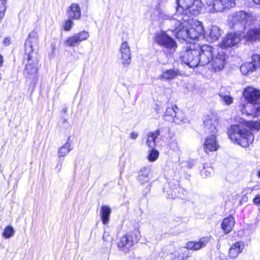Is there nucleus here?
<instances>
[{
    "label": "nucleus",
    "mask_w": 260,
    "mask_h": 260,
    "mask_svg": "<svg viewBox=\"0 0 260 260\" xmlns=\"http://www.w3.org/2000/svg\"><path fill=\"white\" fill-rule=\"evenodd\" d=\"M38 52V35L35 31H31L25 43V56L24 61L25 62L24 75L26 77L35 79L38 72L39 61Z\"/></svg>",
    "instance_id": "obj_1"
},
{
    "label": "nucleus",
    "mask_w": 260,
    "mask_h": 260,
    "mask_svg": "<svg viewBox=\"0 0 260 260\" xmlns=\"http://www.w3.org/2000/svg\"><path fill=\"white\" fill-rule=\"evenodd\" d=\"M218 123L217 117L213 113L208 115L204 120L205 132L210 135L205 139L203 146L204 150L206 153L216 151L219 148L216 138Z\"/></svg>",
    "instance_id": "obj_2"
},
{
    "label": "nucleus",
    "mask_w": 260,
    "mask_h": 260,
    "mask_svg": "<svg viewBox=\"0 0 260 260\" xmlns=\"http://www.w3.org/2000/svg\"><path fill=\"white\" fill-rule=\"evenodd\" d=\"M159 17L163 19L170 21L171 30L175 32L178 38L183 40H188V30L190 26L189 17L184 14H176L174 17L161 12Z\"/></svg>",
    "instance_id": "obj_3"
},
{
    "label": "nucleus",
    "mask_w": 260,
    "mask_h": 260,
    "mask_svg": "<svg viewBox=\"0 0 260 260\" xmlns=\"http://www.w3.org/2000/svg\"><path fill=\"white\" fill-rule=\"evenodd\" d=\"M240 124L232 125L228 131L229 138L242 147H247L254 141V135L246 126Z\"/></svg>",
    "instance_id": "obj_4"
},
{
    "label": "nucleus",
    "mask_w": 260,
    "mask_h": 260,
    "mask_svg": "<svg viewBox=\"0 0 260 260\" xmlns=\"http://www.w3.org/2000/svg\"><path fill=\"white\" fill-rule=\"evenodd\" d=\"M197 45V49L195 51L188 52L186 56L198 55L199 57L192 60L191 65L192 66H198L199 65L203 66L210 63L211 59L215 53L216 48H213L207 45L200 46Z\"/></svg>",
    "instance_id": "obj_5"
},
{
    "label": "nucleus",
    "mask_w": 260,
    "mask_h": 260,
    "mask_svg": "<svg viewBox=\"0 0 260 260\" xmlns=\"http://www.w3.org/2000/svg\"><path fill=\"white\" fill-rule=\"evenodd\" d=\"M254 19V18L251 13L240 11L229 16V25L234 29L244 28L246 24H251Z\"/></svg>",
    "instance_id": "obj_6"
},
{
    "label": "nucleus",
    "mask_w": 260,
    "mask_h": 260,
    "mask_svg": "<svg viewBox=\"0 0 260 260\" xmlns=\"http://www.w3.org/2000/svg\"><path fill=\"white\" fill-rule=\"evenodd\" d=\"M235 0H206L205 9L210 13L222 12L235 6Z\"/></svg>",
    "instance_id": "obj_7"
},
{
    "label": "nucleus",
    "mask_w": 260,
    "mask_h": 260,
    "mask_svg": "<svg viewBox=\"0 0 260 260\" xmlns=\"http://www.w3.org/2000/svg\"><path fill=\"white\" fill-rule=\"evenodd\" d=\"M178 5L177 12H182L187 15L188 12L192 15H197L201 10L202 3L200 0H176Z\"/></svg>",
    "instance_id": "obj_8"
},
{
    "label": "nucleus",
    "mask_w": 260,
    "mask_h": 260,
    "mask_svg": "<svg viewBox=\"0 0 260 260\" xmlns=\"http://www.w3.org/2000/svg\"><path fill=\"white\" fill-rule=\"evenodd\" d=\"M155 41L163 47L164 51L167 54H173L176 51L177 47L176 42L164 31L157 33Z\"/></svg>",
    "instance_id": "obj_9"
},
{
    "label": "nucleus",
    "mask_w": 260,
    "mask_h": 260,
    "mask_svg": "<svg viewBox=\"0 0 260 260\" xmlns=\"http://www.w3.org/2000/svg\"><path fill=\"white\" fill-rule=\"evenodd\" d=\"M210 63L215 72H219L223 69L226 63V55L223 48H216Z\"/></svg>",
    "instance_id": "obj_10"
},
{
    "label": "nucleus",
    "mask_w": 260,
    "mask_h": 260,
    "mask_svg": "<svg viewBox=\"0 0 260 260\" xmlns=\"http://www.w3.org/2000/svg\"><path fill=\"white\" fill-rule=\"evenodd\" d=\"M133 235L136 236V239L137 240L138 237H140V232L138 230L136 232L128 233L120 239L119 241L118 242L117 246L121 251L126 253L133 246L134 244Z\"/></svg>",
    "instance_id": "obj_11"
},
{
    "label": "nucleus",
    "mask_w": 260,
    "mask_h": 260,
    "mask_svg": "<svg viewBox=\"0 0 260 260\" xmlns=\"http://www.w3.org/2000/svg\"><path fill=\"white\" fill-rule=\"evenodd\" d=\"M89 37V35L88 31H81L68 38L65 43L69 47H74L79 45L82 41L86 40Z\"/></svg>",
    "instance_id": "obj_12"
},
{
    "label": "nucleus",
    "mask_w": 260,
    "mask_h": 260,
    "mask_svg": "<svg viewBox=\"0 0 260 260\" xmlns=\"http://www.w3.org/2000/svg\"><path fill=\"white\" fill-rule=\"evenodd\" d=\"M120 59L121 63L124 66H128L131 63L132 54L130 47L128 43L123 42L119 47Z\"/></svg>",
    "instance_id": "obj_13"
},
{
    "label": "nucleus",
    "mask_w": 260,
    "mask_h": 260,
    "mask_svg": "<svg viewBox=\"0 0 260 260\" xmlns=\"http://www.w3.org/2000/svg\"><path fill=\"white\" fill-rule=\"evenodd\" d=\"M243 96L249 103L254 104L260 98V91L251 86L245 88Z\"/></svg>",
    "instance_id": "obj_14"
},
{
    "label": "nucleus",
    "mask_w": 260,
    "mask_h": 260,
    "mask_svg": "<svg viewBox=\"0 0 260 260\" xmlns=\"http://www.w3.org/2000/svg\"><path fill=\"white\" fill-rule=\"evenodd\" d=\"M241 40V36L239 33H229L223 38L220 46L218 47H230L238 44Z\"/></svg>",
    "instance_id": "obj_15"
},
{
    "label": "nucleus",
    "mask_w": 260,
    "mask_h": 260,
    "mask_svg": "<svg viewBox=\"0 0 260 260\" xmlns=\"http://www.w3.org/2000/svg\"><path fill=\"white\" fill-rule=\"evenodd\" d=\"M181 75L180 71L177 68L165 70L159 76V79L166 81H171Z\"/></svg>",
    "instance_id": "obj_16"
},
{
    "label": "nucleus",
    "mask_w": 260,
    "mask_h": 260,
    "mask_svg": "<svg viewBox=\"0 0 260 260\" xmlns=\"http://www.w3.org/2000/svg\"><path fill=\"white\" fill-rule=\"evenodd\" d=\"M203 34L205 35V31L201 22L198 21V24L189 26L188 40L196 39Z\"/></svg>",
    "instance_id": "obj_17"
},
{
    "label": "nucleus",
    "mask_w": 260,
    "mask_h": 260,
    "mask_svg": "<svg viewBox=\"0 0 260 260\" xmlns=\"http://www.w3.org/2000/svg\"><path fill=\"white\" fill-rule=\"evenodd\" d=\"M208 237H203L201 238L199 241H189L186 244L185 248L193 250H198L205 247L209 242Z\"/></svg>",
    "instance_id": "obj_18"
},
{
    "label": "nucleus",
    "mask_w": 260,
    "mask_h": 260,
    "mask_svg": "<svg viewBox=\"0 0 260 260\" xmlns=\"http://www.w3.org/2000/svg\"><path fill=\"white\" fill-rule=\"evenodd\" d=\"M67 14L69 18L74 20L79 19L81 13L79 5L76 3L72 4L67 9Z\"/></svg>",
    "instance_id": "obj_19"
},
{
    "label": "nucleus",
    "mask_w": 260,
    "mask_h": 260,
    "mask_svg": "<svg viewBox=\"0 0 260 260\" xmlns=\"http://www.w3.org/2000/svg\"><path fill=\"white\" fill-rule=\"evenodd\" d=\"M197 49V45H195L193 46V48H190L189 49L186 50L183 53L182 55L180 56V60L182 62H184L185 64H187L190 68H195L197 66H192L191 64V61L192 59L196 58V57H199L198 55H188L186 56L187 54H188V52L195 51Z\"/></svg>",
    "instance_id": "obj_20"
},
{
    "label": "nucleus",
    "mask_w": 260,
    "mask_h": 260,
    "mask_svg": "<svg viewBox=\"0 0 260 260\" xmlns=\"http://www.w3.org/2000/svg\"><path fill=\"white\" fill-rule=\"evenodd\" d=\"M244 246V243L243 242L235 243L229 249V256L232 258H236L242 251Z\"/></svg>",
    "instance_id": "obj_21"
},
{
    "label": "nucleus",
    "mask_w": 260,
    "mask_h": 260,
    "mask_svg": "<svg viewBox=\"0 0 260 260\" xmlns=\"http://www.w3.org/2000/svg\"><path fill=\"white\" fill-rule=\"evenodd\" d=\"M178 110L176 105L167 108L164 115V120L169 122H173Z\"/></svg>",
    "instance_id": "obj_22"
},
{
    "label": "nucleus",
    "mask_w": 260,
    "mask_h": 260,
    "mask_svg": "<svg viewBox=\"0 0 260 260\" xmlns=\"http://www.w3.org/2000/svg\"><path fill=\"white\" fill-rule=\"evenodd\" d=\"M240 110L242 114L255 116V105L252 104H242L240 106Z\"/></svg>",
    "instance_id": "obj_23"
},
{
    "label": "nucleus",
    "mask_w": 260,
    "mask_h": 260,
    "mask_svg": "<svg viewBox=\"0 0 260 260\" xmlns=\"http://www.w3.org/2000/svg\"><path fill=\"white\" fill-rule=\"evenodd\" d=\"M235 221L232 216H229L223 219L221 223V228L225 233H229L234 226Z\"/></svg>",
    "instance_id": "obj_24"
},
{
    "label": "nucleus",
    "mask_w": 260,
    "mask_h": 260,
    "mask_svg": "<svg viewBox=\"0 0 260 260\" xmlns=\"http://www.w3.org/2000/svg\"><path fill=\"white\" fill-rule=\"evenodd\" d=\"M111 213V208L107 206H103L101 208L100 214L103 223L107 224L109 221V216Z\"/></svg>",
    "instance_id": "obj_25"
},
{
    "label": "nucleus",
    "mask_w": 260,
    "mask_h": 260,
    "mask_svg": "<svg viewBox=\"0 0 260 260\" xmlns=\"http://www.w3.org/2000/svg\"><path fill=\"white\" fill-rule=\"evenodd\" d=\"M69 141L70 138H68V141L63 146L58 148L57 151L58 157H64L71 150L73 149V147Z\"/></svg>",
    "instance_id": "obj_26"
},
{
    "label": "nucleus",
    "mask_w": 260,
    "mask_h": 260,
    "mask_svg": "<svg viewBox=\"0 0 260 260\" xmlns=\"http://www.w3.org/2000/svg\"><path fill=\"white\" fill-rule=\"evenodd\" d=\"M218 95L220 97V101L223 105L230 106L234 102V98L229 94L224 92L222 89L220 90Z\"/></svg>",
    "instance_id": "obj_27"
},
{
    "label": "nucleus",
    "mask_w": 260,
    "mask_h": 260,
    "mask_svg": "<svg viewBox=\"0 0 260 260\" xmlns=\"http://www.w3.org/2000/svg\"><path fill=\"white\" fill-rule=\"evenodd\" d=\"M149 171L148 168H143L140 170L138 176V180L141 184H144L149 181Z\"/></svg>",
    "instance_id": "obj_28"
},
{
    "label": "nucleus",
    "mask_w": 260,
    "mask_h": 260,
    "mask_svg": "<svg viewBox=\"0 0 260 260\" xmlns=\"http://www.w3.org/2000/svg\"><path fill=\"white\" fill-rule=\"evenodd\" d=\"M246 38L251 41L260 40V28H254L250 30L247 32Z\"/></svg>",
    "instance_id": "obj_29"
},
{
    "label": "nucleus",
    "mask_w": 260,
    "mask_h": 260,
    "mask_svg": "<svg viewBox=\"0 0 260 260\" xmlns=\"http://www.w3.org/2000/svg\"><path fill=\"white\" fill-rule=\"evenodd\" d=\"M189 122V120L186 118L184 113L179 109L175 115L173 122L177 124H181L182 123H188Z\"/></svg>",
    "instance_id": "obj_30"
},
{
    "label": "nucleus",
    "mask_w": 260,
    "mask_h": 260,
    "mask_svg": "<svg viewBox=\"0 0 260 260\" xmlns=\"http://www.w3.org/2000/svg\"><path fill=\"white\" fill-rule=\"evenodd\" d=\"M186 252L187 251L185 249L180 248L171 253V258L172 260H184V255Z\"/></svg>",
    "instance_id": "obj_31"
},
{
    "label": "nucleus",
    "mask_w": 260,
    "mask_h": 260,
    "mask_svg": "<svg viewBox=\"0 0 260 260\" xmlns=\"http://www.w3.org/2000/svg\"><path fill=\"white\" fill-rule=\"evenodd\" d=\"M159 136V132L150 133L147 135V145L151 148L155 146V139Z\"/></svg>",
    "instance_id": "obj_32"
},
{
    "label": "nucleus",
    "mask_w": 260,
    "mask_h": 260,
    "mask_svg": "<svg viewBox=\"0 0 260 260\" xmlns=\"http://www.w3.org/2000/svg\"><path fill=\"white\" fill-rule=\"evenodd\" d=\"M241 122L247 127L250 132L252 129L258 131L260 129V121H246L242 120Z\"/></svg>",
    "instance_id": "obj_33"
},
{
    "label": "nucleus",
    "mask_w": 260,
    "mask_h": 260,
    "mask_svg": "<svg viewBox=\"0 0 260 260\" xmlns=\"http://www.w3.org/2000/svg\"><path fill=\"white\" fill-rule=\"evenodd\" d=\"M220 36V29L217 26H212L211 27L209 37L211 41L217 40Z\"/></svg>",
    "instance_id": "obj_34"
},
{
    "label": "nucleus",
    "mask_w": 260,
    "mask_h": 260,
    "mask_svg": "<svg viewBox=\"0 0 260 260\" xmlns=\"http://www.w3.org/2000/svg\"><path fill=\"white\" fill-rule=\"evenodd\" d=\"M255 69H253V65L249 62L244 63L240 67V71L242 74L244 75L252 72Z\"/></svg>",
    "instance_id": "obj_35"
},
{
    "label": "nucleus",
    "mask_w": 260,
    "mask_h": 260,
    "mask_svg": "<svg viewBox=\"0 0 260 260\" xmlns=\"http://www.w3.org/2000/svg\"><path fill=\"white\" fill-rule=\"evenodd\" d=\"M15 231L12 226L10 225L7 226L4 230L3 236L6 239H9L13 236Z\"/></svg>",
    "instance_id": "obj_36"
},
{
    "label": "nucleus",
    "mask_w": 260,
    "mask_h": 260,
    "mask_svg": "<svg viewBox=\"0 0 260 260\" xmlns=\"http://www.w3.org/2000/svg\"><path fill=\"white\" fill-rule=\"evenodd\" d=\"M158 155V151L153 148H152L149 152L147 158L149 161H154L157 159Z\"/></svg>",
    "instance_id": "obj_37"
},
{
    "label": "nucleus",
    "mask_w": 260,
    "mask_h": 260,
    "mask_svg": "<svg viewBox=\"0 0 260 260\" xmlns=\"http://www.w3.org/2000/svg\"><path fill=\"white\" fill-rule=\"evenodd\" d=\"M72 18L68 19L64 21V22L62 25V27L66 31H69L72 28L73 25V21L71 20Z\"/></svg>",
    "instance_id": "obj_38"
},
{
    "label": "nucleus",
    "mask_w": 260,
    "mask_h": 260,
    "mask_svg": "<svg viewBox=\"0 0 260 260\" xmlns=\"http://www.w3.org/2000/svg\"><path fill=\"white\" fill-rule=\"evenodd\" d=\"M253 65V69H256L260 64V57L259 55L254 54L252 56V61L249 62Z\"/></svg>",
    "instance_id": "obj_39"
},
{
    "label": "nucleus",
    "mask_w": 260,
    "mask_h": 260,
    "mask_svg": "<svg viewBox=\"0 0 260 260\" xmlns=\"http://www.w3.org/2000/svg\"><path fill=\"white\" fill-rule=\"evenodd\" d=\"M6 0H0V22L2 18L4 17L5 11L6 10Z\"/></svg>",
    "instance_id": "obj_40"
},
{
    "label": "nucleus",
    "mask_w": 260,
    "mask_h": 260,
    "mask_svg": "<svg viewBox=\"0 0 260 260\" xmlns=\"http://www.w3.org/2000/svg\"><path fill=\"white\" fill-rule=\"evenodd\" d=\"M212 171L211 168H207L203 169L201 171V174L203 177H208L210 176Z\"/></svg>",
    "instance_id": "obj_41"
},
{
    "label": "nucleus",
    "mask_w": 260,
    "mask_h": 260,
    "mask_svg": "<svg viewBox=\"0 0 260 260\" xmlns=\"http://www.w3.org/2000/svg\"><path fill=\"white\" fill-rule=\"evenodd\" d=\"M168 128L166 127H161L155 131L154 132H159V136L165 137L168 132Z\"/></svg>",
    "instance_id": "obj_42"
},
{
    "label": "nucleus",
    "mask_w": 260,
    "mask_h": 260,
    "mask_svg": "<svg viewBox=\"0 0 260 260\" xmlns=\"http://www.w3.org/2000/svg\"><path fill=\"white\" fill-rule=\"evenodd\" d=\"M103 240L105 242H110L112 241V238L109 233L104 232L103 236Z\"/></svg>",
    "instance_id": "obj_43"
},
{
    "label": "nucleus",
    "mask_w": 260,
    "mask_h": 260,
    "mask_svg": "<svg viewBox=\"0 0 260 260\" xmlns=\"http://www.w3.org/2000/svg\"><path fill=\"white\" fill-rule=\"evenodd\" d=\"M138 133L133 132L129 134V138L131 139L136 140L138 138Z\"/></svg>",
    "instance_id": "obj_44"
},
{
    "label": "nucleus",
    "mask_w": 260,
    "mask_h": 260,
    "mask_svg": "<svg viewBox=\"0 0 260 260\" xmlns=\"http://www.w3.org/2000/svg\"><path fill=\"white\" fill-rule=\"evenodd\" d=\"M255 116H257L258 115H260V103L255 105Z\"/></svg>",
    "instance_id": "obj_45"
},
{
    "label": "nucleus",
    "mask_w": 260,
    "mask_h": 260,
    "mask_svg": "<svg viewBox=\"0 0 260 260\" xmlns=\"http://www.w3.org/2000/svg\"><path fill=\"white\" fill-rule=\"evenodd\" d=\"M254 204L260 205V196H257L254 199Z\"/></svg>",
    "instance_id": "obj_46"
},
{
    "label": "nucleus",
    "mask_w": 260,
    "mask_h": 260,
    "mask_svg": "<svg viewBox=\"0 0 260 260\" xmlns=\"http://www.w3.org/2000/svg\"><path fill=\"white\" fill-rule=\"evenodd\" d=\"M3 43L5 46H8L10 44V39L9 38H5Z\"/></svg>",
    "instance_id": "obj_47"
},
{
    "label": "nucleus",
    "mask_w": 260,
    "mask_h": 260,
    "mask_svg": "<svg viewBox=\"0 0 260 260\" xmlns=\"http://www.w3.org/2000/svg\"><path fill=\"white\" fill-rule=\"evenodd\" d=\"M4 62V58L2 55L0 54V68L2 67Z\"/></svg>",
    "instance_id": "obj_48"
},
{
    "label": "nucleus",
    "mask_w": 260,
    "mask_h": 260,
    "mask_svg": "<svg viewBox=\"0 0 260 260\" xmlns=\"http://www.w3.org/2000/svg\"><path fill=\"white\" fill-rule=\"evenodd\" d=\"M253 2L256 4L260 5V0H253Z\"/></svg>",
    "instance_id": "obj_49"
},
{
    "label": "nucleus",
    "mask_w": 260,
    "mask_h": 260,
    "mask_svg": "<svg viewBox=\"0 0 260 260\" xmlns=\"http://www.w3.org/2000/svg\"><path fill=\"white\" fill-rule=\"evenodd\" d=\"M258 176L259 177H260V170L258 172Z\"/></svg>",
    "instance_id": "obj_50"
},
{
    "label": "nucleus",
    "mask_w": 260,
    "mask_h": 260,
    "mask_svg": "<svg viewBox=\"0 0 260 260\" xmlns=\"http://www.w3.org/2000/svg\"><path fill=\"white\" fill-rule=\"evenodd\" d=\"M176 148H175V147H173V149H174V150H175V149H176Z\"/></svg>",
    "instance_id": "obj_51"
}]
</instances>
